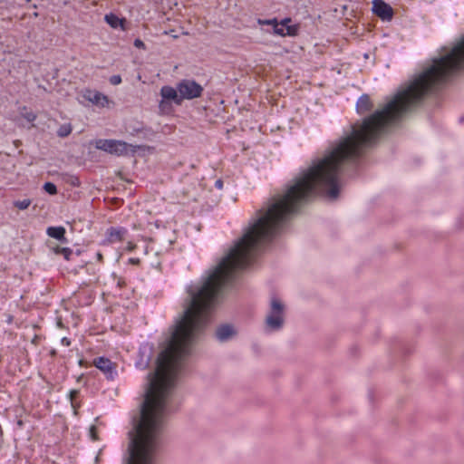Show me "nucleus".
<instances>
[{
  "instance_id": "nucleus-1",
  "label": "nucleus",
  "mask_w": 464,
  "mask_h": 464,
  "mask_svg": "<svg viewBox=\"0 0 464 464\" xmlns=\"http://www.w3.org/2000/svg\"><path fill=\"white\" fill-rule=\"evenodd\" d=\"M285 306L279 299L273 297L271 300V308L266 318V325L272 330H278L284 324Z\"/></svg>"
},
{
  "instance_id": "nucleus-2",
  "label": "nucleus",
  "mask_w": 464,
  "mask_h": 464,
  "mask_svg": "<svg viewBox=\"0 0 464 464\" xmlns=\"http://www.w3.org/2000/svg\"><path fill=\"white\" fill-rule=\"evenodd\" d=\"M95 147L110 154L123 156L128 154L131 145L118 140H99L96 141Z\"/></svg>"
},
{
  "instance_id": "nucleus-3",
  "label": "nucleus",
  "mask_w": 464,
  "mask_h": 464,
  "mask_svg": "<svg viewBox=\"0 0 464 464\" xmlns=\"http://www.w3.org/2000/svg\"><path fill=\"white\" fill-rule=\"evenodd\" d=\"M178 91L183 100H191L200 97L203 87L192 80H182L178 83Z\"/></svg>"
},
{
  "instance_id": "nucleus-4",
  "label": "nucleus",
  "mask_w": 464,
  "mask_h": 464,
  "mask_svg": "<svg viewBox=\"0 0 464 464\" xmlns=\"http://www.w3.org/2000/svg\"><path fill=\"white\" fill-rule=\"evenodd\" d=\"M160 95L162 101L160 102V109L164 110L165 106L168 105L167 101H173L176 104H181V97L179 93L178 87L175 89L171 86H163L160 89Z\"/></svg>"
},
{
  "instance_id": "nucleus-5",
  "label": "nucleus",
  "mask_w": 464,
  "mask_h": 464,
  "mask_svg": "<svg viewBox=\"0 0 464 464\" xmlns=\"http://www.w3.org/2000/svg\"><path fill=\"white\" fill-rule=\"evenodd\" d=\"M372 12L381 19L390 21L393 16V10L383 0L372 1Z\"/></svg>"
},
{
  "instance_id": "nucleus-6",
  "label": "nucleus",
  "mask_w": 464,
  "mask_h": 464,
  "mask_svg": "<svg viewBox=\"0 0 464 464\" xmlns=\"http://www.w3.org/2000/svg\"><path fill=\"white\" fill-rule=\"evenodd\" d=\"M83 97L92 104L102 108L108 107L110 104L109 98L105 94L96 90H85L83 92Z\"/></svg>"
},
{
  "instance_id": "nucleus-7",
  "label": "nucleus",
  "mask_w": 464,
  "mask_h": 464,
  "mask_svg": "<svg viewBox=\"0 0 464 464\" xmlns=\"http://www.w3.org/2000/svg\"><path fill=\"white\" fill-rule=\"evenodd\" d=\"M290 21V18H285L282 20L281 23H277L274 27V33L281 36L295 35L297 28L295 26L287 25Z\"/></svg>"
},
{
  "instance_id": "nucleus-8",
  "label": "nucleus",
  "mask_w": 464,
  "mask_h": 464,
  "mask_svg": "<svg viewBox=\"0 0 464 464\" xmlns=\"http://www.w3.org/2000/svg\"><path fill=\"white\" fill-rule=\"evenodd\" d=\"M93 364L108 377L112 378L115 372V365L109 359L99 357L93 361Z\"/></svg>"
},
{
  "instance_id": "nucleus-9",
  "label": "nucleus",
  "mask_w": 464,
  "mask_h": 464,
  "mask_svg": "<svg viewBox=\"0 0 464 464\" xmlns=\"http://www.w3.org/2000/svg\"><path fill=\"white\" fill-rule=\"evenodd\" d=\"M128 231L123 227H110L107 230V241L111 244L121 242L125 239Z\"/></svg>"
},
{
  "instance_id": "nucleus-10",
  "label": "nucleus",
  "mask_w": 464,
  "mask_h": 464,
  "mask_svg": "<svg viewBox=\"0 0 464 464\" xmlns=\"http://www.w3.org/2000/svg\"><path fill=\"white\" fill-rule=\"evenodd\" d=\"M235 334L234 328L229 324L221 325L216 331V336L221 342L228 340L235 335Z\"/></svg>"
},
{
  "instance_id": "nucleus-11",
  "label": "nucleus",
  "mask_w": 464,
  "mask_h": 464,
  "mask_svg": "<svg viewBox=\"0 0 464 464\" xmlns=\"http://www.w3.org/2000/svg\"><path fill=\"white\" fill-rule=\"evenodd\" d=\"M47 235L50 237L55 238L63 243H67L65 237V228L63 227H50L46 230Z\"/></svg>"
},
{
  "instance_id": "nucleus-12",
  "label": "nucleus",
  "mask_w": 464,
  "mask_h": 464,
  "mask_svg": "<svg viewBox=\"0 0 464 464\" xmlns=\"http://www.w3.org/2000/svg\"><path fill=\"white\" fill-rule=\"evenodd\" d=\"M372 107L370 97L366 94L361 96L356 104V110L359 113L363 114L369 111Z\"/></svg>"
},
{
  "instance_id": "nucleus-13",
  "label": "nucleus",
  "mask_w": 464,
  "mask_h": 464,
  "mask_svg": "<svg viewBox=\"0 0 464 464\" xmlns=\"http://www.w3.org/2000/svg\"><path fill=\"white\" fill-rule=\"evenodd\" d=\"M104 20L111 28L115 29L120 26L124 30L125 19H121L116 14L110 13L105 15Z\"/></svg>"
},
{
  "instance_id": "nucleus-14",
  "label": "nucleus",
  "mask_w": 464,
  "mask_h": 464,
  "mask_svg": "<svg viewBox=\"0 0 464 464\" xmlns=\"http://www.w3.org/2000/svg\"><path fill=\"white\" fill-rule=\"evenodd\" d=\"M53 251L56 254V255H62L63 256L64 259L66 260H69L70 259V256H72V251L71 248L69 247H62V246H55L53 248Z\"/></svg>"
},
{
  "instance_id": "nucleus-15",
  "label": "nucleus",
  "mask_w": 464,
  "mask_h": 464,
  "mask_svg": "<svg viewBox=\"0 0 464 464\" xmlns=\"http://www.w3.org/2000/svg\"><path fill=\"white\" fill-rule=\"evenodd\" d=\"M72 125L70 123L63 124L59 127L57 130V135L61 138L67 137L72 132Z\"/></svg>"
},
{
  "instance_id": "nucleus-16",
  "label": "nucleus",
  "mask_w": 464,
  "mask_h": 464,
  "mask_svg": "<svg viewBox=\"0 0 464 464\" xmlns=\"http://www.w3.org/2000/svg\"><path fill=\"white\" fill-rule=\"evenodd\" d=\"M31 203H32L31 199L25 198L23 200L14 201V206L20 210H24L31 205Z\"/></svg>"
},
{
  "instance_id": "nucleus-17",
  "label": "nucleus",
  "mask_w": 464,
  "mask_h": 464,
  "mask_svg": "<svg viewBox=\"0 0 464 464\" xmlns=\"http://www.w3.org/2000/svg\"><path fill=\"white\" fill-rule=\"evenodd\" d=\"M78 394H79V391H77V390H72L69 394L70 401H71L72 408L74 409L75 413H76L77 408H79V404L75 401Z\"/></svg>"
},
{
  "instance_id": "nucleus-18",
  "label": "nucleus",
  "mask_w": 464,
  "mask_h": 464,
  "mask_svg": "<svg viewBox=\"0 0 464 464\" xmlns=\"http://www.w3.org/2000/svg\"><path fill=\"white\" fill-rule=\"evenodd\" d=\"M44 188L50 195H55L57 193L56 186L52 182L44 183Z\"/></svg>"
},
{
  "instance_id": "nucleus-19",
  "label": "nucleus",
  "mask_w": 464,
  "mask_h": 464,
  "mask_svg": "<svg viewBox=\"0 0 464 464\" xmlns=\"http://www.w3.org/2000/svg\"><path fill=\"white\" fill-rule=\"evenodd\" d=\"M277 20L276 18L274 19H269V20H261L259 19L258 20V24H266V25H273V27H275V25L277 24Z\"/></svg>"
},
{
  "instance_id": "nucleus-20",
  "label": "nucleus",
  "mask_w": 464,
  "mask_h": 464,
  "mask_svg": "<svg viewBox=\"0 0 464 464\" xmlns=\"http://www.w3.org/2000/svg\"><path fill=\"white\" fill-rule=\"evenodd\" d=\"M24 118L28 121H34L36 120V114L33 111H28L24 114Z\"/></svg>"
},
{
  "instance_id": "nucleus-21",
  "label": "nucleus",
  "mask_w": 464,
  "mask_h": 464,
  "mask_svg": "<svg viewBox=\"0 0 464 464\" xmlns=\"http://www.w3.org/2000/svg\"><path fill=\"white\" fill-rule=\"evenodd\" d=\"M110 82L112 85H118V84H120L121 82V77L120 75H112L110 78Z\"/></svg>"
},
{
  "instance_id": "nucleus-22",
  "label": "nucleus",
  "mask_w": 464,
  "mask_h": 464,
  "mask_svg": "<svg viewBox=\"0 0 464 464\" xmlns=\"http://www.w3.org/2000/svg\"><path fill=\"white\" fill-rule=\"evenodd\" d=\"M90 435H91V437H92V439L93 440H98L97 429H96V427H95V426H93V425H92V426H91V428H90Z\"/></svg>"
},
{
  "instance_id": "nucleus-23",
  "label": "nucleus",
  "mask_w": 464,
  "mask_h": 464,
  "mask_svg": "<svg viewBox=\"0 0 464 464\" xmlns=\"http://www.w3.org/2000/svg\"><path fill=\"white\" fill-rule=\"evenodd\" d=\"M134 46L137 47V48H140V49H144L145 48V44H144V43L140 39H136L134 41Z\"/></svg>"
},
{
  "instance_id": "nucleus-24",
  "label": "nucleus",
  "mask_w": 464,
  "mask_h": 464,
  "mask_svg": "<svg viewBox=\"0 0 464 464\" xmlns=\"http://www.w3.org/2000/svg\"><path fill=\"white\" fill-rule=\"evenodd\" d=\"M135 247H136V246L132 242H128V244H127L128 251H132L135 249Z\"/></svg>"
},
{
  "instance_id": "nucleus-25",
  "label": "nucleus",
  "mask_w": 464,
  "mask_h": 464,
  "mask_svg": "<svg viewBox=\"0 0 464 464\" xmlns=\"http://www.w3.org/2000/svg\"><path fill=\"white\" fill-rule=\"evenodd\" d=\"M62 343L65 346H69L71 344V342L68 338L66 337H63L62 340H61Z\"/></svg>"
},
{
  "instance_id": "nucleus-26",
  "label": "nucleus",
  "mask_w": 464,
  "mask_h": 464,
  "mask_svg": "<svg viewBox=\"0 0 464 464\" xmlns=\"http://www.w3.org/2000/svg\"><path fill=\"white\" fill-rule=\"evenodd\" d=\"M216 187H217L218 188H219V189L223 188V182H222V180H221V179H218V180L216 181Z\"/></svg>"
},
{
  "instance_id": "nucleus-27",
  "label": "nucleus",
  "mask_w": 464,
  "mask_h": 464,
  "mask_svg": "<svg viewBox=\"0 0 464 464\" xmlns=\"http://www.w3.org/2000/svg\"><path fill=\"white\" fill-rule=\"evenodd\" d=\"M72 184L73 186H79L80 185V181H79L78 178H73L72 180Z\"/></svg>"
},
{
  "instance_id": "nucleus-28",
  "label": "nucleus",
  "mask_w": 464,
  "mask_h": 464,
  "mask_svg": "<svg viewBox=\"0 0 464 464\" xmlns=\"http://www.w3.org/2000/svg\"><path fill=\"white\" fill-rule=\"evenodd\" d=\"M130 262L131 264L137 265V264H139V263H140V260H139L138 258H130Z\"/></svg>"
},
{
  "instance_id": "nucleus-29",
  "label": "nucleus",
  "mask_w": 464,
  "mask_h": 464,
  "mask_svg": "<svg viewBox=\"0 0 464 464\" xmlns=\"http://www.w3.org/2000/svg\"><path fill=\"white\" fill-rule=\"evenodd\" d=\"M97 258L99 261H102V255L101 253L97 254Z\"/></svg>"
},
{
  "instance_id": "nucleus-30",
  "label": "nucleus",
  "mask_w": 464,
  "mask_h": 464,
  "mask_svg": "<svg viewBox=\"0 0 464 464\" xmlns=\"http://www.w3.org/2000/svg\"><path fill=\"white\" fill-rule=\"evenodd\" d=\"M34 16L37 17L38 16V13H34Z\"/></svg>"
},
{
  "instance_id": "nucleus-31",
  "label": "nucleus",
  "mask_w": 464,
  "mask_h": 464,
  "mask_svg": "<svg viewBox=\"0 0 464 464\" xmlns=\"http://www.w3.org/2000/svg\"><path fill=\"white\" fill-rule=\"evenodd\" d=\"M31 0H26V2H30Z\"/></svg>"
}]
</instances>
